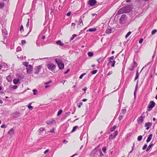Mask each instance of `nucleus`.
Segmentation results:
<instances>
[{"label":"nucleus","mask_w":157,"mask_h":157,"mask_svg":"<svg viewBox=\"0 0 157 157\" xmlns=\"http://www.w3.org/2000/svg\"><path fill=\"white\" fill-rule=\"evenodd\" d=\"M154 145V144H150V145L148 147L147 150L146 151L147 152Z\"/></svg>","instance_id":"nucleus-15"},{"label":"nucleus","mask_w":157,"mask_h":157,"mask_svg":"<svg viewBox=\"0 0 157 157\" xmlns=\"http://www.w3.org/2000/svg\"><path fill=\"white\" fill-rule=\"evenodd\" d=\"M56 43L57 44L61 46H62L64 45V44L60 40L57 41Z\"/></svg>","instance_id":"nucleus-14"},{"label":"nucleus","mask_w":157,"mask_h":157,"mask_svg":"<svg viewBox=\"0 0 157 157\" xmlns=\"http://www.w3.org/2000/svg\"><path fill=\"white\" fill-rule=\"evenodd\" d=\"M86 74L85 73H84L82 74V75H81L80 76L79 78L80 79H82V77L84 76Z\"/></svg>","instance_id":"nucleus-40"},{"label":"nucleus","mask_w":157,"mask_h":157,"mask_svg":"<svg viewBox=\"0 0 157 157\" xmlns=\"http://www.w3.org/2000/svg\"><path fill=\"white\" fill-rule=\"evenodd\" d=\"M132 10V6L127 5L124 7L120 9L117 12L118 15L124 13H128L130 12Z\"/></svg>","instance_id":"nucleus-1"},{"label":"nucleus","mask_w":157,"mask_h":157,"mask_svg":"<svg viewBox=\"0 0 157 157\" xmlns=\"http://www.w3.org/2000/svg\"><path fill=\"white\" fill-rule=\"evenodd\" d=\"M131 33V32L129 31L126 34L125 36V37L126 38H127Z\"/></svg>","instance_id":"nucleus-32"},{"label":"nucleus","mask_w":157,"mask_h":157,"mask_svg":"<svg viewBox=\"0 0 157 157\" xmlns=\"http://www.w3.org/2000/svg\"><path fill=\"white\" fill-rule=\"evenodd\" d=\"M28 21L27 23L26 26L27 27H28L29 26V19H28Z\"/></svg>","instance_id":"nucleus-49"},{"label":"nucleus","mask_w":157,"mask_h":157,"mask_svg":"<svg viewBox=\"0 0 157 157\" xmlns=\"http://www.w3.org/2000/svg\"><path fill=\"white\" fill-rule=\"evenodd\" d=\"M152 134H150L149 136H148L146 140V142L147 143H148L150 142V141L151 140V139H152Z\"/></svg>","instance_id":"nucleus-12"},{"label":"nucleus","mask_w":157,"mask_h":157,"mask_svg":"<svg viewBox=\"0 0 157 157\" xmlns=\"http://www.w3.org/2000/svg\"><path fill=\"white\" fill-rule=\"evenodd\" d=\"M51 80H50L48 82H47L45 83L44 84H45V85H47V84H49V83H51Z\"/></svg>","instance_id":"nucleus-60"},{"label":"nucleus","mask_w":157,"mask_h":157,"mask_svg":"<svg viewBox=\"0 0 157 157\" xmlns=\"http://www.w3.org/2000/svg\"><path fill=\"white\" fill-rule=\"evenodd\" d=\"M94 55L93 53L92 52H89V57H92Z\"/></svg>","instance_id":"nucleus-39"},{"label":"nucleus","mask_w":157,"mask_h":157,"mask_svg":"<svg viewBox=\"0 0 157 157\" xmlns=\"http://www.w3.org/2000/svg\"><path fill=\"white\" fill-rule=\"evenodd\" d=\"M47 67L51 71L55 70L56 68V66L53 63H50L47 65Z\"/></svg>","instance_id":"nucleus-5"},{"label":"nucleus","mask_w":157,"mask_h":157,"mask_svg":"<svg viewBox=\"0 0 157 157\" xmlns=\"http://www.w3.org/2000/svg\"><path fill=\"white\" fill-rule=\"evenodd\" d=\"M155 104L153 101H151L147 106V110L150 111L155 106Z\"/></svg>","instance_id":"nucleus-3"},{"label":"nucleus","mask_w":157,"mask_h":157,"mask_svg":"<svg viewBox=\"0 0 157 157\" xmlns=\"http://www.w3.org/2000/svg\"><path fill=\"white\" fill-rule=\"evenodd\" d=\"M116 62V61L115 60H113V63H112V65H111L112 67H114L115 64Z\"/></svg>","instance_id":"nucleus-46"},{"label":"nucleus","mask_w":157,"mask_h":157,"mask_svg":"<svg viewBox=\"0 0 157 157\" xmlns=\"http://www.w3.org/2000/svg\"><path fill=\"white\" fill-rule=\"evenodd\" d=\"M6 79L9 82H11L12 81V78L10 76H8L6 78Z\"/></svg>","instance_id":"nucleus-20"},{"label":"nucleus","mask_w":157,"mask_h":157,"mask_svg":"<svg viewBox=\"0 0 157 157\" xmlns=\"http://www.w3.org/2000/svg\"><path fill=\"white\" fill-rule=\"evenodd\" d=\"M156 32V29H154L152 31L151 33L152 35H153L155 34Z\"/></svg>","instance_id":"nucleus-41"},{"label":"nucleus","mask_w":157,"mask_h":157,"mask_svg":"<svg viewBox=\"0 0 157 157\" xmlns=\"http://www.w3.org/2000/svg\"><path fill=\"white\" fill-rule=\"evenodd\" d=\"M49 132L51 133H54L55 132V130L54 128H53Z\"/></svg>","instance_id":"nucleus-48"},{"label":"nucleus","mask_w":157,"mask_h":157,"mask_svg":"<svg viewBox=\"0 0 157 157\" xmlns=\"http://www.w3.org/2000/svg\"><path fill=\"white\" fill-rule=\"evenodd\" d=\"M23 64L25 65V67H27L29 65V62H25L23 63Z\"/></svg>","instance_id":"nucleus-26"},{"label":"nucleus","mask_w":157,"mask_h":157,"mask_svg":"<svg viewBox=\"0 0 157 157\" xmlns=\"http://www.w3.org/2000/svg\"><path fill=\"white\" fill-rule=\"evenodd\" d=\"M112 73V71H109L107 74V75H111Z\"/></svg>","instance_id":"nucleus-56"},{"label":"nucleus","mask_w":157,"mask_h":157,"mask_svg":"<svg viewBox=\"0 0 157 157\" xmlns=\"http://www.w3.org/2000/svg\"><path fill=\"white\" fill-rule=\"evenodd\" d=\"M31 104L32 103H30L28 106V108L31 110H32L33 108V107L31 105Z\"/></svg>","instance_id":"nucleus-28"},{"label":"nucleus","mask_w":157,"mask_h":157,"mask_svg":"<svg viewBox=\"0 0 157 157\" xmlns=\"http://www.w3.org/2000/svg\"><path fill=\"white\" fill-rule=\"evenodd\" d=\"M137 64L134 61L133 62V64L132 66L134 67H136L137 66Z\"/></svg>","instance_id":"nucleus-30"},{"label":"nucleus","mask_w":157,"mask_h":157,"mask_svg":"<svg viewBox=\"0 0 157 157\" xmlns=\"http://www.w3.org/2000/svg\"><path fill=\"white\" fill-rule=\"evenodd\" d=\"M55 61L58 64L60 70H62L64 68V64L60 59H55Z\"/></svg>","instance_id":"nucleus-2"},{"label":"nucleus","mask_w":157,"mask_h":157,"mask_svg":"<svg viewBox=\"0 0 157 157\" xmlns=\"http://www.w3.org/2000/svg\"><path fill=\"white\" fill-rule=\"evenodd\" d=\"M70 112H68L67 113H66V114L67 116H69L70 115Z\"/></svg>","instance_id":"nucleus-61"},{"label":"nucleus","mask_w":157,"mask_h":157,"mask_svg":"<svg viewBox=\"0 0 157 157\" xmlns=\"http://www.w3.org/2000/svg\"><path fill=\"white\" fill-rule=\"evenodd\" d=\"M46 123L48 124H51L53 123H55V121L53 119H51L49 121H47Z\"/></svg>","instance_id":"nucleus-11"},{"label":"nucleus","mask_w":157,"mask_h":157,"mask_svg":"<svg viewBox=\"0 0 157 157\" xmlns=\"http://www.w3.org/2000/svg\"><path fill=\"white\" fill-rule=\"evenodd\" d=\"M82 102H80V103L79 104V105H78V107L79 108H80L81 106V105H82Z\"/></svg>","instance_id":"nucleus-55"},{"label":"nucleus","mask_w":157,"mask_h":157,"mask_svg":"<svg viewBox=\"0 0 157 157\" xmlns=\"http://www.w3.org/2000/svg\"><path fill=\"white\" fill-rule=\"evenodd\" d=\"M2 33L3 34L6 35L7 34V32L6 29H3L2 30Z\"/></svg>","instance_id":"nucleus-17"},{"label":"nucleus","mask_w":157,"mask_h":157,"mask_svg":"<svg viewBox=\"0 0 157 157\" xmlns=\"http://www.w3.org/2000/svg\"><path fill=\"white\" fill-rule=\"evenodd\" d=\"M1 128H6V125L5 124H2V125L1 126Z\"/></svg>","instance_id":"nucleus-52"},{"label":"nucleus","mask_w":157,"mask_h":157,"mask_svg":"<svg viewBox=\"0 0 157 157\" xmlns=\"http://www.w3.org/2000/svg\"><path fill=\"white\" fill-rule=\"evenodd\" d=\"M22 29L23 31V30H24V29H23V26L22 25L21 26V27L20 30V31H21V30H22Z\"/></svg>","instance_id":"nucleus-63"},{"label":"nucleus","mask_w":157,"mask_h":157,"mask_svg":"<svg viewBox=\"0 0 157 157\" xmlns=\"http://www.w3.org/2000/svg\"><path fill=\"white\" fill-rule=\"evenodd\" d=\"M106 148L105 147H104L103 148V149H102V151H103L105 153H106Z\"/></svg>","instance_id":"nucleus-44"},{"label":"nucleus","mask_w":157,"mask_h":157,"mask_svg":"<svg viewBox=\"0 0 157 157\" xmlns=\"http://www.w3.org/2000/svg\"><path fill=\"white\" fill-rule=\"evenodd\" d=\"M152 125V123L151 122H147L145 124L144 126L146 127V129L148 130L149 128Z\"/></svg>","instance_id":"nucleus-10"},{"label":"nucleus","mask_w":157,"mask_h":157,"mask_svg":"<svg viewBox=\"0 0 157 157\" xmlns=\"http://www.w3.org/2000/svg\"><path fill=\"white\" fill-rule=\"evenodd\" d=\"M101 61V59H99L98 60V63H99Z\"/></svg>","instance_id":"nucleus-64"},{"label":"nucleus","mask_w":157,"mask_h":157,"mask_svg":"<svg viewBox=\"0 0 157 157\" xmlns=\"http://www.w3.org/2000/svg\"><path fill=\"white\" fill-rule=\"evenodd\" d=\"M69 71H70L69 69H67L65 72H64V74H65L69 72Z\"/></svg>","instance_id":"nucleus-59"},{"label":"nucleus","mask_w":157,"mask_h":157,"mask_svg":"<svg viewBox=\"0 0 157 157\" xmlns=\"http://www.w3.org/2000/svg\"><path fill=\"white\" fill-rule=\"evenodd\" d=\"M71 12H68L67 14V16H69L71 15Z\"/></svg>","instance_id":"nucleus-57"},{"label":"nucleus","mask_w":157,"mask_h":157,"mask_svg":"<svg viewBox=\"0 0 157 157\" xmlns=\"http://www.w3.org/2000/svg\"><path fill=\"white\" fill-rule=\"evenodd\" d=\"M83 25V23L82 22V20L81 18H80L79 19V24L78 25V27H79L80 26L82 25Z\"/></svg>","instance_id":"nucleus-19"},{"label":"nucleus","mask_w":157,"mask_h":157,"mask_svg":"<svg viewBox=\"0 0 157 157\" xmlns=\"http://www.w3.org/2000/svg\"><path fill=\"white\" fill-rule=\"evenodd\" d=\"M143 41V39L142 38V39H141L139 41V43H140V44H141L142 43Z\"/></svg>","instance_id":"nucleus-53"},{"label":"nucleus","mask_w":157,"mask_h":157,"mask_svg":"<svg viewBox=\"0 0 157 157\" xmlns=\"http://www.w3.org/2000/svg\"><path fill=\"white\" fill-rule=\"evenodd\" d=\"M27 73L28 74L30 73L33 70V66L31 65H29L28 67H26Z\"/></svg>","instance_id":"nucleus-8"},{"label":"nucleus","mask_w":157,"mask_h":157,"mask_svg":"<svg viewBox=\"0 0 157 157\" xmlns=\"http://www.w3.org/2000/svg\"><path fill=\"white\" fill-rule=\"evenodd\" d=\"M137 83H138V82H137ZM137 88H138V84H137H137L136 85V87H135V90H134V95L135 97V96H136V92L137 91Z\"/></svg>","instance_id":"nucleus-21"},{"label":"nucleus","mask_w":157,"mask_h":157,"mask_svg":"<svg viewBox=\"0 0 157 157\" xmlns=\"http://www.w3.org/2000/svg\"><path fill=\"white\" fill-rule=\"evenodd\" d=\"M112 29H107L105 33L107 34H109L112 32Z\"/></svg>","instance_id":"nucleus-22"},{"label":"nucleus","mask_w":157,"mask_h":157,"mask_svg":"<svg viewBox=\"0 0 157 157\" xmlns=\"http://www.w3.org/2000/svg\"><path fill=\"white\" fill-rule=\"evenodd\" d=\"M17 87H18V86H17L14 85V86H13L12 87V88L13 90H15Z\"/></svg>","instance_id":"nucleus-42"},{"label":"nucleus","mask_w":157,"mask_h":157,"mask_svg":"<svg viewBox=\"0 0 157 157\" xmlns=\"http://www.w3.org/2000/svg\"><path fill=\"white\" fill-rule=\"evenodd\" d=\"M126 18V15L124 14L122 15L119 19V21L120 24H124V23L125 22Z\"/></svg>","instance_id":"nucleus-4"},{"label":"nucleus","mask_w":157,"mask_h":157,"mask_svg":"<svg viewBox=\"0 0 157 157\" xmlns=\"http://www.w3.org/2000/svg\"><path fill=\"white\" fill-rule=\"evenodd\" d=\"M62 112H63V111L61 109V110H59L58 112V113L57 114V116H59V115H60L62 113Z\"/></svg>","instance_id":"nucleus-37"},{"label":"nucleus","mask_w":157,"mask_h":157,"mask_svg":"<svg viewBox=\"0 0 157 157\" xmlns=\"http://www.w3.org/2000/svg\"><path fill=\"white\" fill-rule=\"evenodd\" d=\"M21 43L22 44H24L26 43L25 41L24 40H22L21 41Z\"/></svg>","instance_id":"nucleus-58"},{"label":"nucleus","mask_w":157,"mask_h":157,"mask_svg":"<svg viewBox=\"0 0 157 157\" xmlns=\"http://www.w3.org/2000/svg\"><path fill=\"white\" fill-rule=\"evenodd\" d=\"M19 82V80L17 78H14L13 80V82L15 84H17Z\"/></svg>","instance_id":"nucleus-16"},{"label":"nucleus","mask_w":157,"mask_h":157,"mask_svg":"<svg viewBox=\"0 0 157 157\" xmlns=\"http://www.w3.org/2000/svg\"><path fill=\"white\" fill-rule=\"evenodd\" d=\"M147 146V145L146 144H144L142 148V149L143 150H144L146 148Z\"/></svg>","instance_id":"nucleus-43"},{"label":"nucleus","mask_w":157,"mask_h":157,"mask_svg":"<svg viewBox=\"0 0 157 157\" xmlns=\"http://www.w3.org/2000/svg\"><path fill=\"white\" fill-rule=\"evenodd\" d=\"M53 10L52 9V8H51V13H50V14H51L52 15V12H53Z\"/></svg>","instance_id":"nucleus-62"},{"label":"nucleus","mask_w":157,"mask_h":157,"mask_svg":"<svg viewBox=\"0 0 157 157\" xmlns=\"http://www.w3.org/2000/svg\"><path fill=\"white\" fill-rule=\"evenodd\" d=\"M126 113V110L125 109H123L122 110V112L121 113L122 115H124Z\"/></svg>","instance_id":"nucleus-38"},{"label":"nucleus","mask_w":157,"mask_h":157,"mask_svg":"<svg viewBox=\"0 0 157 157\" xmlns=\"http://www.w3.org/2000/svg\"><path fill=\"white\" fill-rule=\"evenodd\" d=\"M78 127V126H74L71 132H74L75 131L76 129Z\"/></svg>","instance_id":"nucleus-27"},{"label":"nucleus","mask_w":157,"mask_h":157,"mask_svg":"<svg viewBox=\"0 0 157 157\" xmlns=\"http://www.w3.org/2000/svg\"><path fill=\"white\" fill-rule=\"evenodd\" d=\"M42 67L41 65H39L35 67L34 69V70L35 71H34V73L36 74H38L40 71V69L42 68Z\"/></svg>","instance_id":"nucleus-6"},{"label":"nucleus","mask_w":157,"mask_h":157,"mask_svg":"<svg viewBox=\"0 0 157 157\" xmlns=\"http://www.w3.org/2000/svg\"><path fill=\"white\" fill-rule=\"evenodd\" d=\"M142 136L141 135H140L138 136L137 138V140L139 141H140L142 140Z\"/></svg>","instance_id":"nucleus-31"},{"label":"nucleus","mask_w":157,"mask_h":157,"mask_svg":"<svg viewBox=\"0 0 157 157\" xmlns=\"http://www.w3.org/2000/svg\"><path fill=\"white\" fill-rule=\"evenodd\" d=\"M45 130L44 128H41L39 130V134H41L42 132Z\"/></svg>","instance_id":"nucleus-18"},{"label":"nucleus","mask_w":157,"mask_h":157,"mask_svg":"<svg viewBox=\"0 0 157 157\" xmlns=\"http://www.w3.org/2000/svg\"><path fill=\"white\" fill-rule=\"evenodd\" d=\"M99 154L100 155V156H103L104 155L103 154L102 152L100 150L99 151Z\"/></svg>","instance_id":"nucleus-50"},{"label":"nucleus","mask_w":157,"mask_h":157,"mask_svg":"<svg viewBox=\"0 0 157 157\" xmlns=\"http://www.w3.org/2000/svg\"><path fill=\"white\" fill-rule=\"evenodd\" d=\"M96 3V0H89V4L91 6H94Z\"/></svg>","instance_id":"nucleus-9"},{"label":"nucleus","mask_w":157,"mask_h":157,"mask_svg":"<svg viewBox=\"0 0 157 157\" xmlns=\"http://www.w3.org/2000/svg\"><path fill=\"white\" fill-rule=\"evenodd\" d=\"M145 113L144 112L143 113H142V115L139 117L137 120V122L138 123H140L143 121V118L145 117V116H144V115Z\"/></svg>","instance_id":"nucleus-7"},{"label":"nucleus","mask_w":157,"mask_h":157,"mask_svg":"<svg viewBox=\"0 0 157 157\" xmlns=\"http://www.w3.org/2000/svg\"><path fill=\"white\" fill-rule=\"evenodd\" d=\"M97 70H94L91 71V74L92 75H94L97 72Z\"/></svg>","instance_id":"nucleus-33"},{"label":"nucleus","mask_w":157,"mask_h":157,"mask_svg":"<svg viewBox=\"0 0 157 157\" xmlns=\"http://www.w3.org/2000/svg\"><path fill=\"white\" fill-rule=\"evenodd\" d=\"M118 132L117 131H116L114 132V135L113 136V137L112 138V139H113L115 138L116 136L117 135Z\"/></svg>","instance_id":"nucleus-24"},{"label":"nucleus","mask_w":157,"mask_h":157,"mask_svg":"<svg viewBox=\"0 0 157 157\" xmlns=\"http://www.w3.org/2000/svg\"><path fill=\"white\" fill-rule=\"evenodd\" d=\"M97 30L96 28H92L89 29V32H93Z\"/></svg>","instance_id":"nucleus-23"},{"label":"nucleus","mask_w":157,"mask_h":157,"mask_svg":"<svg viewBox=\"0 0 157 157\" xmlns=\"http://www.w3.org/2000/svg\"><path fill=\"white\" fill-rule=\"evenodd\" d=\"M123 115H122L121 113H120V116L119 117V119L120 120H122L123 118Z\"/></svg>","instance_id":"nucleus-34"},{"label":"nucleus","mask_w":157,"mask_h":157,"mask_svg":"<svg viewBox=\"0 0 157 157\" xmlns=\"http://www.w3.org/2000/svg\"><path fill=\"white\" fill-rule=\"evenodd\" d=\"M138 76H139V74L138 73V71H137V72H136V77H135V78L134 80H135L136 79H137L138 78Z\"/></svg>","instance_id":"nucleus-36"},{"label":"nucleus","mask_w":157,"mask_h":157,"mask_svg":"<svg viewBox=\"0 0 157 157\" xmlns=\"http://www.w3.org/2000/svg\"><path fill=\"white\" fill-rule=\"evenodd\" d=\"M33 94L35 95H36L37 94V90L36 89H34L33 90Z\"/></svg>","instance_id":"nucleus-35"},{"label":"nucleus","mask_w":157,"mask_h":157,"mask_svg":"<svg viewBox=\"0 0 157 157\" xmlns=\"http://www.w3.org/2000/svg\"><path fill=\"white\" fill-rule=\"evenodd\" d=\"M36 45L37 46L40 47V44L38 42V41H37L36 42Z\"/></svg>","instance_id":"nucleus-51"},{"label":"nucleus","mask_w":157,"mask_h":157,"mask_svg":"<svg viewBox=\"0 0 157 157\" xmlns=\"http://www.w3.org/2000/svg\"><path fill=\"white\" fill-rule=\"evenodd\" d=\"M21 48L20 47H18L17 48V52H19L21 51Z\"/></svg>","instance_id":"nucleus-45"},{"label":"nucleus","mask_w":157,"mask_h":157,"mask_svg":"<svg viewBox=\"0 0 157 157\" xmlns=\"http://www.w3.org/2000/svg\"><path fill=\"white\" fill-rule=\"evenodd\" d=\"M49 151V149H47L44 152V154H46L47 152H48Z\"/></svg>","instance_id":"nucleus-54"},{"label":"nucleus","mask_w":157,"mask_h":157,"mask_svg":"<svg viewBox=\"0 0 157 157\" xmlns=\"http://www.w3.org/2000/svg\"><path fill=\"white\" fill-rule=\"evenodd\" d=\"M5 6V4L4 2H0V9H1L3 8Z\"/></svg>","instance_id":"nucleus-25"},{"label":"nucleus","mask_w":157,"mask_h":157,"mask_svg":"<svg viewBox=\"0 0 157 157\" xmlns=\"http://www.w3.org/2000/svg\"><path fill=\"white\" fill-rule=\"evenodd\" d=\"M8 133L10 135H12L14 133V131L13 128H12L9 131Z\"/></svg>","instance_id":"nucleus-13"},{"label":"nucleus","mask_w":157,"mask_h":157,"mask_svg":"<svg viewBox=\"0 0 157 157\" xmlns=\"http://www.w3.org/2000/svg\"><path fill=\"white\" fill-rule=\"evenodd\" d=\"M116 128V125H114L113 126V127H112L111 129L110 130L111 132H113Z\"/></svg>","instance_id":"nucleus-29"},{"label":"nucleus","mask_w":157,"mask_h":157,"mask_svg":"<svg viewBox=\"0 0 157 157\" xmlns=\"http://www.w3.org/2000/svg\"><path fill=\"white\" fill-rule=\"evenodd\" d=\"M114 56H112L111 57L109 58L108 59L109 60H112L114 59Z\"/></svg>","instance_id":"nucleus-47"}]
</instances>
